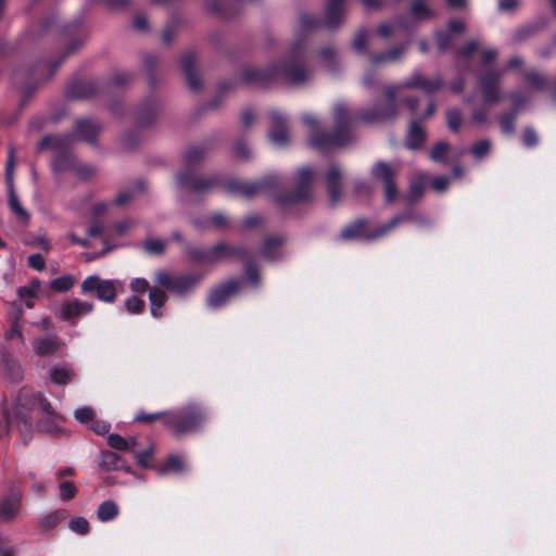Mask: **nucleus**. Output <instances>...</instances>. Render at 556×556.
I'll return each instance as SVG.
<instances>
[{
  "label": "nucleus",
  "mask_w": 556,
  "mask_h": 556,
  "mask_svg": "<svg viewBox=\"0 0 556 556\" xmlns=\"http://www.w3.org/2000/svg\"><path fill=\"white\" fill-rule=\"evenodd\" d=\"M371 176L382 185L386 203H393L399 195L395 184L397 169L384 161H378L371 168Z\"/></svg>",
  "instance_id": "obj_11"
},
{
  "label": "nucleus",
  "mask_w": 556,
  "mask_h": 556,
  "mask_svg": "<svg viewBox=\"0 0 556 556\" xmlns=\"http://www.w3.org/2000/svg\"><path fill=\"white\" fill-rule=\"evenodd\" d=\"M13 167H14V149L10 148L5 163V179L9 185V206L23 220L28 222L29 214L22 207L14 190H13Z\"/></svg>",
  "instance_id": "obj_18"
},
{
  "label": "nucleus",
  "mask_w": 556,
  "mask_h": 556,
  "mask_svg": "<svg viewBox=\"0 0 556 556\" xmlns=\"http://www.w3.org/2000/svg\"><path fill=\"white\" fill-rule=\"evenodd\" d=\"M101 131V124L96 119L90 118H80L77 119L74 126L73 139L77 137L78 139L90 143L96 144L97 138Z\"/></svg>",
  "instance_id": "obj_22"
},
{
  "label": "nucleus",
  "mask_w": 556,
  "mask_h": 556,
  "mask_svg": "<svg viewBox=\"0 0 556 556\" xmlns=\"http://www.w3.org/2000/svg\"><path fill=\"white\" fill-rule=\"evenodd\" d=\"M197 53L194 50H187L180 56V66L184 72L186 83L192 91H199L202 88V80L197 72Z\"/></svg>",
  "instance_id": "obj_19"
},
{
  "label": "nucleus",
  "mask_w": 556,
  "mask_h": 556,
  "mask_svg": "<svg viewBox=\"0 0 556 556\" xmlns=\"http://www.w3.org/2000/svg\"><path fill=\"white\" fill-rule=\"evenodd\" d=\"M446 124L451 131L456 132L462 125V114L458 109H448L445 113Z\"/></svg>",
  "instance_id": "obj_61"
},
{
  "label": "nucleus",
  "mask_w": 556,
  "mask_h": 556,
  "mask_svg": "<svg viewBox=\"0 0 556 556\" xmlns=\"http://www.w3.org/2000/svg\"><path fill=\"white\" fill-rule=\"evenodd\" d=\"M135 458L142 468H153V448L149 447L140 452H135Z\"/></svg>",
  "instance_id": "obj_57"
},
{
  "label": "nucleus",
  "mask_w": 556,
  "mask_h": 556,
  "mask_svg": "<svg viewBox=\"0 0 556 556\" xmlns=\"http://www.w3.org/2000/svg\"><path fill=\"white\" fill-rule=\"evenodd\" d=\"M73 135L45 136L38 142V151L50 149L53 152L51 166L54 172H68L75 168L76 156L72 152Z\"/></svg>",
  "instance_id": "obj_7"
},
{
  "label": "nucleus",
  "mask_w": 556,
  "mask_h": 556,
  "mask_svg": "<svg viewBox=\"0 0 556 556\" xmlns=\"http://www.w3.org/2000/svg\"><path fill=\"white\" fill-rule=\"evenodd\" d=\"M49 377L53 383L64 386L74 379L75 371L68 365L54 366L50 369Z\"/></svg>",
  "instance_id": "obj_37"
},
{
  "label": "nucleus",
  "mask_w": 556,
  "mask_h": 556,
  "mask_svg": "<svg viewBox=\"0 0 556 556\" xmlns=\"http://www.w3.org/2000/svg\"><path fill=\"white\" fill-rule=\"evenodd\" d=\"M319 55L323 59V61L325 62V65L330 73H332V74L339 73L340 63L337 59L336 51L332 48L326 47V48L321 49L319 52Z\"/></svg>",
  "instance_id": "obj_46"
},
{
  "label": "nucleus",
  "mask_w": 556,
  "mask_h": 556,
  "mask_svg": "<svg viewBox=\"0 0 556 556\" xmlns=\"http://www.w3.org/2000/svg\"><path fill=\"white\" fill-rule=\"evenodd\" d=\"M213 253L215 263L230 257L244 261L250 258L252 254L251 250L244 245H230L225 242H219L213 245Z\"/></svg>",
  "instance_id": "obj_26"
},
{
  "label": "nucleus",
  "mask_w": 556,
  "mask_h": 556,
  "mask_svg": "<svg viewBox=\"0 0 556 556\" xmlns=\"http://www.w3.org/2000/svg\"><path fill=\"white\" fill-rule=\"evenodd\" d=\"M314 178V172L309 167H303L298 170L295 188L293 191L281 193L277 197V203L281 207H288L296 203L309 201L312 198L311 185Z\"/></svg>",
  "instance_id": "obj_9"
},
{
  "label": "nucleus",
  "mask_w": 556,
  "mask_h": 556,
  "mask_svg": "<svg viewBox=\"0 0 556 556\" xmlns=\"http://www.w3.org/2000/svg\"><path fill=\"white\" fill-rule=\"evenodd\" d=\"M434 37L440 52H445L451 47L452 35L448 31L438 30Z\"/></svg>",
  "instance_id": "obj_64"
},
{
  "label": "nucleus",
  "mask_w": 556,
  "mask_h": 556,
  "mask_svg": "<svg viewBox=\"0 0 556 556\" xmlns=\"http://www.w3.org/2000/svg\"><path fill=\"white\" fill-rule=\"evenodd\" d=\"M409 12L412 17L418 22L421 20L433 17L435 14L434 12L429 9L424 0H414L410 3Z\"/></svg>",
  "instance_id": "obj_44"
},
{
  "label": "nucleus",
  "mask_w": 556,
  "mask_h": 556,
  "mask_svg": "<svg viewBox=\"0 0 556 556\" xmlns=\"http://www.w3.org/2000/svg\"><path fill=\"white\" fill-rule=\"evenodd\" d=\"M119 509L117 504L108 500L101 503L97 509V517L102 522H108L115 519L118 516Z\"/></svg>",
  "instance_id": "obj_40"
},
{
  "label": "nucleus",
  "mask_w": 556,
  "mask_h": 556,
  "mask_svg": "<svg viewBox=\"0 0 556 556\" xmlns=\"http://www.w3.org/2000/svg\"><path fill=\"white\" fill-rule=\"evenodd\" d=\"M244 261H245V264H244L245 278L252 287L256 288V287H258V285L261 282V276H260L257 266L253 261H251L249 258L244 260Z\"/></svg>",
  "instance_id": "obj_51"
},
{
  "label": "nucleus",
  "mask_w": 556,
  "mask_h": 556,
  "mask_svg": "<svg viewBox=\"0 0 556 556\" xmlns=\"http://www.w3.org/2000/svg\"><path fill=\"white\" fill-rule=\"evenodd\" d=\"M545 25H546L545 22H534V23L522 25L516 29V31L514 34V40L516 42H520L528 38H531L536 33H539L541 29H543L545 27Z\"/></svg>",
  "instance_id": "obj_41"
},
{
  "label": "nucleus",
  "mask_w": 556,
  "mask_h": 556,
  "mask_svg": "<svg viewBox=\"0 0 556 556\" xmlns=\"http://www.w3.org/2000/svg\"><path fill=\"white\" fill-rule=\"evenodd\" d=\"M352 46L357 53L368 54L370 62L376 65L397 60L406 49L405 45H399L387 52L369 53L367 50V33L365 29H359L356 33Z\"/></svg>",
  "instance_id": "obj_12"
},
{
  "label": "nucleus",
  "mask_w": 556,
  "mask_h": 556,
  "mask_svg": "<svg viewBox=\"0 0 556 556\" xmlns=\"http://www.w3.org/2000/svg\"><path fill=\"white\" fill-rule=\"evenodd\" d=\"M526 81L533 88L545 90L548 88V81L546 77L536 72V71H530L525 74Z\"/></svg>",
  "instance_id": "obj_48"
},
{
  "label": "nucleus",
  "mask_w": 556,
  "mask_h": 556,
  "mask_svg": "<svg viewBox=\"0 0 556 556\" xmlns=\"http://www.w3.org/2000/svg\"><path fill=\"white\" fill-rule=\"evenodd\" d=\"M149 301H150L151 315L154 318L162 317L163 316V306H164L165 302L167 301L166 293L156 287H152L151 289H149Z\"/></svg>",
  "instance_id": "obj_35"
},
{
  "label": "nucleus",
  "mask_w": 556,
  "mask_h": 556,
  "mask_svg": "<svg viewBox=\"0 0 556 556\" xmlns=\"http://www.w3.org/2000/svg\"><path fill=\"white\" fill-rule=\"evenodd\" d=\"M212 150V143L206 141L202 144L191 146L184 156V168L176 175V184L179 189L189 193L202 195L216 187H223L231 194H241L244 198H252L278 184L275 176H268L258 181H241L230 179L224 181L219 174L202 177L197 174L200 163Z\"/></svg>",
  "instance_id": "obj_1"
},
{
  "label": "nucleus",
  "mask_w": 556,
  "mask_h": 556,
  "mask_svg": "<svg viewBox=\"0 0 556 556\" xmlns=\"http://www.w3.org/2000/svg\"><path fill=\"white\" fill-rule=\"evenodd\" d=\"M161 110V105L154 96H149L138 105L136 111V122L142 127L151 126Z\"/></svg>",
  "instance_id": "obj_21"
},
{
  "label": "nucleus",
  "mask_w": 556,
  "mask_h": 556,
  "mask_svg": "<svg viewBox=\"0 0 556 556\" xmlns=\"http://www.w3.org/2000/svg\"><path fill=\"white\" fill-rule=\"evenodd\" d=\"M1 364L4 372L12 381H20L23 378L21 365L12 358L9 353L2 354Z\"/></svg>",
  "instance_id": "obj_39"
},
{
  "label": "nucleus",
  "mask_w": 556,
  "mask_h": 556,
  "mask_svg": "<svg viewBox=\"0 0 556 556\" xmlns=\"http://www.w3.org/2000/svg\"><path fill=\"white\" fill-rule=\"evenodd\" d=\"M23 317V309L22 307L17 306L14 308V311L10 314V328L5 331V339L7 340H14L18 339L21 343L24 342V337L22 333V329L20 326V321Z\"/></svg>",
  "instance_id": "obj_36"
},
{
  "label": "nucleus",
  "mask_w": 556,
  "mask_h": 556,
  "mask_svg": "<svg viewBox=\"0 0 556 556\" xmlns=\"http://www.w3.org/2000/svg\"><path fill=\"white\" fill-rule=\"evenodd\" d=\"M143 191L144 182L142 180H138L134 187L121 191L114 199V204L118 206L125 205L134 200L137 194L142 193Z\"/></svg>",
  "instance_id": "obj_43"
},
{
  "label": "nucleus",
  "mask_w": 556,
  "mask_h": 556,
  "mask_svg": "<svg viewBox=\"0 0 556 556\" xmlns=\"http://www.w3.org/2000/svg\"><path fill=\"white\" fill-rule=\"evenodd\" d=\"M334 129L330 132L318 130V122L312 114H303V123L311 128L309 144L321 152L342 148L354 140L353 117L343 103L333 106Z\"/></svg>",
  "instance_id": "obj_4"
},
{
  "label": "nucleus",
  "mask_w": 556,
  "mask_h": 556,
  "mask_svg": "<svg viewBox=\"0 0 556 556\" xmlns=\"http://www.w3.org/2000/svg\"><path fill=\"white\" fill-rule=\"evenodd\" d=\"M450 149V144L445 141L437 142L429 152V156L432 161L438 163L446 162V153Z\"/></svg>",
  "instance_id": "obj_52"
},
{
  "label": "nucleus",
  "mask_w": 556,
  "mask_h": 556,
  "mask_svg": "<svg viewBox=\"0 0 556 556\" xmlns=\"http://www.w3.org/2000/svg\"><path fill=\"white\" fill-rule=\"evenodd\" d=\"M239 287L240 281L232 279L211 290L206 299L207 306L213 309L222 307L237 293Z\"/></svg>",
  "instance_id": "obj_20"
},
{
  "label": "nucleus",
  "mask_w": 556,
  "mask_h": 556,
  "mask_svg": "<svg viewBox=\"0 0 556 556\" xmlns=\"http://www.w3.org/2000/svg\"><path fill=\"white\" fill-rule=\"evenodd\" d=\"M116 280L102 279L98 275H91L81 282L83 294H94L98 300L105 303H113L117 295Z\"/></svg>",
  "instance_id": "obj_10"
},
{
  "label": "nucleus",
  "mask_w": 556,
  "mask_h": 556,
  "mask_svg": "<svg viewBox=\"0 0 556 556\" xmlns=\"http://www.w3.org/2000/svg\"><path fill=\"white\" fill-rule=\"evenodd\" d=\"M74 417L83 425L89 426L96 418L94 410L91 407H79L75 410Z\"/></svg>",
  "instance_id": "obj_59"
},
{
  "label": "nucleus",
  "mask_w": 556,
  "mask_h": 556,
  "mask_svg": "<svg viewBox=\"0 0 556 556\" xmlns=\"http://www.w3.org/2000/svg\"><path fill=\"white\" fill-rule=\"evenodd\" d=\"M104 90V81L99 79H74L66 87L70 99L88 100L98 97Z\"/></svg>",
  "instance_id": "obj_14"
},
{
  "label": "nucleus",
  "mask_w": 556,
  "mask_h": 556,
  "mask_svg": "<svg viewBox=\"0 0 556 556\" xmlns=\"http://www.w3.org/2000/svg\"><path fill=\"white\" fill-rule=\"evenodd\" d=\"M269 117L271 121V127L268 131L269 140L277 146H285L289 138L287 117L278 111H271Z\"/></svg>",
  "instance_id": "obj_23"
},
{
  "label": "nucleus",
  "mask_w": 556,
  "mask_h": 556,
  "mask_svg": "<svg viewBox=\"0 0 556 556\" xmlns=\"http://www.w3.org/2000/svg\"><path fill=\"white\" fill-rule=\"evenodd\" d=\"M285 243L282 236H269L264 239L261 248V255L269 261L282 258L281 248Z\"/></svg>",
  "instance_id": "obj_32"
},
{
  "label": "nucleus",
  "mask_w": 556,
  "mask_h": 556,
  "mask_svg": "<svg viewBox=\"0 0 556 556\" xmlns=\"http://www.w3.org/2000/svg\"><path fill=\"white\" fill-rule=\"evenodd\" d=\"M491 150V142L488 139H482L473 143L470 148V153L476 160H482Z\"/></svg>",
  "instance_id": "obj_54"
},
{
  "label": "nucleus",
  "mask_w": 556,
  "mask_h": 556,
  "mask_svg": "<svg viewBox=\"0 0 556 556\" xmlns=\"http://www.w3.org/2000/svg\"><path fill=\"white\" fill-rule=\"evenodd\" d=\"M134 77V73L131 72H117L113 74L110 81L104 83V89L111 86L121 87L129 83Z\"/></svg>",
  "instance_id": "obj_58"
},
{
  "label": "nucleus",
  "mask_w": 556,
  "mask_h": 556,
  "mask_svg": "<svg viewBox=\"0 0 556 556\" xmlns=\"http://www.w3.org/2000/svg\"><path fill=\"white\" fill-rule=\"evenodd\" d=\"M342 173L338 165L330 164L326 174V185L331 205L337 203L342 198Z\"/></svg>",
  "instance_id": "obj_25"
},
{
  "label": "nucleus",
  "mask_w": 556,
  "mask_h": 556,
  "mask_svg": "<svg viewBox=\"0 0 556 556\" xmlns=\"http://www.w3.org/2000/svg\"><path fill=\"white\" fill-rule=\"evenodd\" d=\"M93 303L80 301L78 299L67 300L61 304L59 317L75 326L83 315H88L93 311Z\"/></svg>",
  "instance_id": "obj_17"
},
{
  "label": "nucleus",
  "mask_w": 556,
  "mask_h": 556,
  "mask_svg": "<svg viewBox=\"0 0 556 556\" xmlns=\"http://www.w3.org/2000/svg\"><path fill=\"white\" fill-rule=\"evenodd\" d=\"M165 416H166V410L156 412V413H146L144 410H140L136 414L134 420L137 422L151 424L159 419H162V421H163Z\"/></svg>",
  "instance_id": "obj_62"
},
{
  "label": "nucleus",
  "mask_w": 556,
  "mask_h": 556,
  "mask_svg": "<svg viewBox=\"0 0 556 556\" xmlns=\"http://www.w3.org/2000/svg\"><path fill=\"white\" fill-rule=\"evenodd\" d=\"M16 293L18 299L25 303L27 308L34 307L37 294L30 289V287H18Z\"/></svg>",
  "instance_id": "obj_60"
},
{
  "label": "nucleus",
  "mask_w": 556,
  "mask_h": 556,
  "mask_svg": "<svg viewBox=\"0 0 556 556\" xmlns=\"http://www.w3.org/2000/svg\"><path fill=\"white\" fill-rule=\"evenodd\" d=\"M146 302L137 296H129L124 302V308L129 314H141L144 311Z\"/></svg>",
  "instance_id": "obj_55"
},
{
  "label": "nucleus",
  "mask_w": 556,
  "mask_h": 556,
  "mask_svg": "<svg viewBox=\"0 0 556 556\" xmlns=\"http://www.w3.org/2000/svg\"><path fill=\"white\" fill-rule=\"evenodd\" d=\"M517 116L518 114H516V112H506L497 117L502 131L505 135H513L515 132V122Z\"/></svg>",
  "instance_id": "obj_49"
},
{
  "label": "nucleus",
  "mask_w": 556,
  "mask_h": 556,
  "mask_svg": "<svg viewBox=\"0 0 556 556\" xmlns=\"http://www.w3.org/2000/svg\"><path fill=\"white\" fill-rule=\"evenodd\" d=\"M502 72L489 70L479 75L478 87L482 93V101L484 104L491 105L501 101L500 93V79Z\"/></svg>",
  "instance_id": "obj_15"
},
{
  "label": "nucleus",
  "mask_w": 556,
  "mask_h": 556,
  "mask_svg": "<svg viewBox=\"0 0 556 556\" xmlns=\"http://www.w3.org/2000/svg\"><path fill=\"white\" fill-rule=\"evenodd\" d=\"M186 252H187L188 256L194 262L210 263V264L215 263L213 247L208 248V249H203V248L188 245L186 249Z\"/></svg>",
  "instance_id": "obj_42"
},
{
  "label": "nucleus",
  "mask_w": 556,
  "mask_h": 556,
  "mask_svg": "<svg viewBox=\"0 0 556 556\" xmlns=\"http://www.w3.org/2000/svg\"><path fill=\"white\" fill-rule=\"evenodd\" d=\"M64 421V417L59 413L45 415L37 421V429L51 435L58 434L62 431L61 424Z\"/></svg>",
  "instance_id": "obj_34"
},
{
  "label": "nucleus",
  "mask_w": 556,
  "mask_h": 556,
  "mask_svg": "<svg viewBox=\"0 0 556 556\" xmlns=\"http://www.w3.org/2000/svg\"><path fill=\"white\" fill-rule=\"evenodd\" d=\"M425 192V184L421 179L413 180L409 185L408 194L406 197V202L408 205L417 202Z\"/></svg>",
  "instance_id": "obj_50"
},
{
  "label": "nucleus",
  "mask_w": 556,
  "mask_h": 556,
  "mask_svg": "<svg viewBox=\"0 0 556 556\" xmlns=\"http://www.w3.org/2000/svg\"><path fill=\"white\" fill-rule=\"evenodd\" d=\"M108 444L116 451H130L129 441L117 433H110L108 435Z\"/></svg>",
  "instance_id": "obj_56"
},
{
  "label": "nucleus",
  "mask_w": 556,
  "mask_h": 556,
  "mask_svg": "<svg viewBox=\"0 0 556 556\" xmlns=\"http://www.w3.org/2000/svg\"><path fill=\"white\" fill-rule=\"evenodd\" d=\"M313 78L308 64L306 39L300 35L292 43L288 54L279 62L267 67L247 65L240 71V83L249 87L269 88L279 81L300 87Z\"/></svg>",
  "instance_id": "obj_3"
},
{
  "label": "nucleus",
  "mask_w": 556,
  "mask_h": 556,
  "mask_svg": "<svg viewBox=\"0 0 556 556\" xmlns=\"http://www.w3.org/2000/svg\"><path fill=\"white\" fill-rule=\"evenodd\" d=\"M99 466L106 471L123 470L127 473H134V470L124 458L113 451H102L100 453Z\"/></svg>",
  "instance_id": "obj_27"
},
{
  "label": "nucleus",
  "mask_w": 556,
  "mask_h": 556,
  "mask_svg": "<svg viewBox=\"0 0 556 556\" xmlns=\"http://www.w3.org/2000/svg\"><path fill=\"white\" fill-rule=\"evenodd\" d=\"M344 0H327L324 24L328 29L338 28L343 23Z\"/></svg>",
  "instance_id": "obj_28"
},
{
  "label": "nucleus",
  "mask_w": 556,
  "mask_h": 556,
  "mask_svg": "<svg viewBox=\"0 0 556 556\" xmlns=\"http://www.w3.org/2000/svg\"><path fill=\"white\" fill-rule=\"evenodd\" d=\"M205 409L194 403L166 410L163 425L173 435L180 437L201 430L206 421Z\"/></svg>",
  "instance_id": "obj_5"
},
{
  "label": "nucleus",
  "mask_w": 556,
  "mask_h": 556,
  "mask_svg": "<svg viewBox=\"0 0 556 556\" xmlns=\"http://www.w3.org/2000/svg\"><path fill=\"white\" fill-rule=\"evenodd\" d=\"M415 215V211L412 208H407L402 213L394 215L388 223L377 227L374 232L369 236L370 239H379L386 236L389 231L396 228L399 225L413 222Z\"/></svg>",
  "instance_id": "obj_30"
},
{
  "label": "nucleus",
  "mask_w": 556,
  "mask_h": 556,
  "mask_svg": "<svg viewBox=\"0 0 556 556\" xmlns=\"http://www.w3.org/2000/svg\"><path fill=\"white\" fill-rule=\"evenodd\" d=\"M142 64H143V67L146 70L147 74H148L149 85L151 87H154L155 84H156L155 71H156L157 65H159L157 56H155L153 54H147L143 58Z\"/></svg>",
  "instance_id": "obj_47"
},
{
  "label": "nucleus",
  "mask_w": 556,
  "mask_h": 556,
  "mask_svg": "<svg viewBox=\"0 0 556 556\" xmlns=\"http://www.w3.org/2000/svg\"><path fill=\"white\" fill-rule=\"evenodd\" d=\"M443 86V79L435 77L433 79L424 76L420 72H414L402 85L406 89H421L428 94H432Z\"/></svg>",
  "instance_id": "obj_24"
},
{
  "label": "nucleus",
  "mask_w": 556,
  "mask_h": 556,
  "mask_svg": "<svg viewBox=\"0 0 556 556\" xmlns=\"http://www.w3.org/2000/svg\"><path fill=\"white\" fill-rule=\"evenodd\" d=\"M62 345V341L54 334L46 338H38L33 343L34 351L39 356L52 354L59 351Z\"/></svg>",
  "instance_id": "obj_33"
},
{
  "label": "nucleus",
  "mask_w": 556,
  "mask_h": 556,
  "mask_svg": "<svg viewBox=\"0 0 556 556\" xmlns=\"http://www.w3.org/2000/svg\"><path fill=\"white\" fill-rule=\"evenodd\" d=\"M68 528L80 535H85L89 532V522L84 517H77L68 522Z\"/></svg>",
  "instance_id": "obj_63"
},
{
  "label": "nucleus",
  "mask_w": 556,
  "mask_h": 556,
  "mask_svg": "<svg viewBox=\"0 0 556 556\" xmlns=\"http://www.w3.org/2000/svg\"><path fill=\"white\" fill-rule=\"evenodd\" d=\"M39 395L40 392H34L30 389L23 388L16 395L14 409L4 413L8 427L14 424L20 427L23 444H27L31 439V420L28 412L37 408V396Z\"/></svg>",
  "instance_id": "obj_6"
},
{
  "label": "nucleus",
  "mask_w": 556,
  "mask_h": 556,
  "mask_svg": "<svg viewBox=\"0 0 556 556\" xmlns=\"http://www.w3.org/2000/svg\"><path fill=\"white\" fill-rule=\"evenodd\" d=\"M186 25L185 18L175 15L166 23L162 31V40L165 43H169L176 34H178Z\"/></svg>",
  "instance_id": "obj_38"
},
{
  "label": "nucleus",
  "mask_w": 556,
  "mask_h": 556,
  "mask_svg": "<svg viewBox=\"0 0 556 556\" xmlns=\"http://www.w3.org/2000/svg\"><path fill=\"white\" fill-rule=\"evenodd\" d=\"M201 281V276L194 273L175 276L169 292L184 296Z\"/></svg>",
  "instance_id": "obj_31"
},
{
  "label": "nucleus",
  "mask_w": 556,
  "mask_h": 556,
  "mask_svg": "<svg viewBox=\"0 0 556 556\" xmlns=\"http://www.w3.org/2000/svg\"><path fill=\"white\" fill-rule=\"evenodd\" d=\"M397 87L390 85L384 89V101L376 102L369 108L361 109L353 117V122L357 118L366 124L382 123L394 119L397 116L396 93Z\"/></svg>",
  "instance_id": "obj_8"
},
{
  "label": "nucleus",
  "mask_w": 556,
  "mask_h": 556,
  "mask_svg": "<svg viewBox=\"0 0 556 556\" xmlns=\"http://www.w3.org/2000/svg\"><path fill=\"white\" fill-rule=\"evenodd\" d=\"M22 510V491L15 485L9 488V492L0 498V520L13 521Z\"/></svg>",
  "instance_id": "obj_16"
},
{
  "label": "nucleus",
  "mask_w": 556,
  "mask_h": 556,
  "mask_svg": "<svg viewBox=\"0 0 556 556\" xmlns=\"http://www.w3.org/2000/svg\"><path fill=\"white\" fill-rule=\"evenodd\" d=\"M212 150V143L206 141L202 144L191 146L184 156V168L176 175V184L179 189L189 193L202 195L216 187H223L231 194H241L244 198H252L278 184L275 176H268L258 181H241L230 179L224 181L219 174L202 177L197 174L200 163Z\"/></svg>",
  "instance_id": "obj_2"
},
{
  "label": "nucleus",
  "mask_w": 556,
  "mask_h": 556,
  "mask_svg": "<svg viewBox=\"0 0 556 556\" xmlns=\"http://www.w3.org/2000/svg\"><path fill=\"white\" fill-rule=\"evenodd\" d=\"M365 226H366V222L364 219L354 220L343 227L339 238L344 241L355 240V239H363L366 242L374 241L375 239L369 238V236L374 232V230L367 231Z\"/></svg>",
  "instance_id": "obj_29"
},
{
  "label": "nucleus",
  "mask_w": 556,
  "mask_h": 556,
  "mask_svg": "<svg viewBox=\"0 0 556 556\" xmlns=\"http://www.w3.org/2000/svg\"><path fill=\"white\" fill-rule=\"evenodd\" d=\"M184 458L177 455H169L166 463L157 469V473L163 476L168 472L180 473L185 470Z\"/></svg>",
  "instance_id": "obj_45"
},
{
  "label": "nucleus",
  "mask_w": 556,
  "mask_h": 556,
  "mask_svg": "<svg viewBox=\"0 0 556 556\" xmlns=\"http://www.w3.org/2000/svg\"><path fill=\"white\" fill-rule=\"evenodd\" d=\"M435 112V104L430 100L424 114L409 122L408 130L405 137V147L409 150H418L422 147L426 139V131L420 123L430 118Z\"/></svg>",
  "instance_id": "obj_13"
},
{
  "label": "nucleus",
  "mask_w": 556,
  "mask_h": 556,
  "mask_svg": "<svg viewBox=\"0 0 556 556\" xmlns=\"http://www.w3.org/2000/svg\"><path fill=\"white\" fill-rule=\"evenodd\" d=\"M74 282L75 280L72 276L65 275L53 279L50 282V287L53 291L66 292L73 288Z\"/></svg>",
  "instance_id": "obj_53"
}]
</instances>
